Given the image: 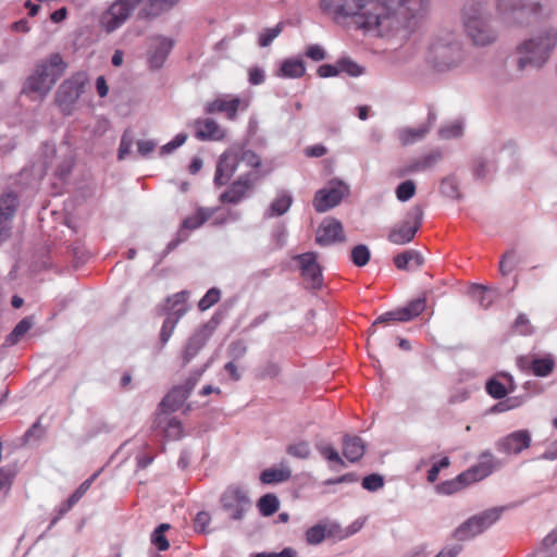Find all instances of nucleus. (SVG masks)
<instances>
[{
    "instance_id": "nucleus-1",
    "label": "nucleus",
    "mask_w": 557,
    "mask_h": 557,
    "mask_svg": "<svg viewBox=\"0 0 557 557\" xmlns=\"http://www.w3.org/2000/svg\"><path fill=\"white\" fill-rule=\"evenodd\" d=\"M321 8L336 22L350 18L364 36L383 35V0H321Z\"/></svg>"
},
{
    "instance_id": "nucleus-2",
    "label": "nucleus",
    "mask_w": 557,
    "mask_h": 557,
    "mask_svg": "<svg viewBox=\"0 0 557 557\" xmlns=\"http://www.w3.org/2000/svg\"><path fill=\"white\" fill-rule=\"evenodd\" d=\"M66 64L59 53L51 54L39 63L34 73L27 78L23 92L33 99H44L57 81L63 75Z\"/></svg>"
},
{
    "instance_id": "nucleus-3",
    "label": "nucleus",
    "mask_w": 557,
    "mask_h": 557,
    "mask_svg": "<svg viewBox=\"0 0 557 557\" xmlns=\"http://www.w3.org/2000/svg\"><path fill=\"white\" fill-rule=\"evenodd\" d=\"M556 44L557 32L553 28H546L523 42L518 48L519 53L522 54L518 61L519 69L523 70L527 65L541 67L549 59Z\"/></svg>"
},
{
    "instance_id": "nucleus-4",
    "label": "nucleus",
    "mask_w": 557,
    "mask_h": 557,
    "mask_svg": "<svg viewBox=\"0 0 557 557\" xmlns=\"http://www.w3.org/2000/svg\"><path fill=\"white\" fill-rule=\"evenodd\" d=\"M240 164H244L246 168L257 169L261 165V158L250 149L233 145L219 159L214 174V184L218 186L225 185L239 169Z\"/></svg>"
},
{
    "instance_id": "nucleus-5",
    "label": "nucleus",
    "mask_w": 557,
    "mask_h": 557,
    "mask_svg": "<svg viewBox=\"0 0 557 557\" xmlns=\"http://www.w3.org/2000/svg\"><path fill=\"white\" fill-rule=\"evenodd\" d=\"M463 58L461 46L451 33L438 35L429 48V60L438 71L457 66Z\"/></svg>"
},
{
    "instance_id": "nucleus-6",
    "label": "nucleus",
    "mask_w": 557,
    "mask_h": 557,
    "mask_svg": "<svg viewBox=\"0 0 557 557\" xmlns=\"http://www.w3.org/2000/svg\"><path fill=\"white\" fill-rule=\"evenodd\" d=\"M463 26L473 44L485 46L495 40V33L488 26L482 14V2L470 0L462 11Z\"/></svg>"
},
{
    "instance_id": "nucleus-7",
    "label": "nucleus",
    "mask_w": 557,
    "mask_h": 557,
    "mask_svg": "<svg viewBox=\"0 0 557 557\" xmlns=\"http://www.w3.org/2000/svg\"><path fill=\"white\" fill-rule=\"evenodd\" d=\"M430 0H385V10L395 11V14L405 21L403 38L407 36L409 28L417 27L426 17Z\"/></svg>"
},
{
    "instance_id": "nucleus-8",
    "label": "nucleus",
    "mask_w": 557,
    "mask_h": 557,
    "mask_svg": "<svg viewBox=\"0 0 557 557\" xmlns=\"http://www.w3.org/2000/svg\"><path fill=\"white\" fill-rule=\"evenodd\" d=\"M222 509L233 520L240 521L251 508L247 491L238 484L228 485L220 497Z\"/></svg>"
},
{
    "instance_id": "nucleus-9",
    "label": "nucleus",
    "mask_w": 557,
    "mask_h": 557,
    "mask_svg": "<svg viewBox=\"0 0 557 557\" xmlns=\"http://www.w3.org/2000/svg\"><path fill=\"white\" fill-rule=\"evenodd\" d=\"M87 75L83 72L75 73L65 79L58 88L55 102L64 114H71L74 104L84 91Z\"/></svg>"
},
{
    "instance_id": "nucleus-10",
    "label": "nucleus",
    "mask_w": 557,
    "mask_h": 557,
    "mask_svg": "<svg viewBox=\"0 0 557 557\" xmlns=\"http://www.w3.org/2000/svg\"><path fill=\"white\" fill-rule=\"evenodd\" d=\"M143 0H115L100 17V25L107 33L120 28Z\"/></svg>"
},
{
    "instance_id": "nucleus-11",
    "label": "nucleus",
    "mask_w": 557,
    "mask_h": 557,
    "mask_svg": "<svg viewBox=\"0 0 557 557\" xmlns=\"http://www.w3.org/2000/svg\"><path fill=\"white\" fill-rule=\"evenodd\" d=\"M423 220V209L421 206L412 207L406 214L405 220L391 228L388 240L396 245H405L410 243Z\"/></svg>"
},
{
    "instance_id": "nucleus-12",
    "label": "nucleus",
    "mask_w": 557,
    "mask_h": 557,
    "mask_svg": "<svg viewBox=\"0 0 557 557\" xmlns=\"http://www.w3.org/2000/svg\"><path fill=\"white\" fill-rule=\"evenodd\" d=\"M349 188L343 182H331L326 188L315 193L313 207L318 212H325L337 206L348 194Z\"/></svg>"
},
{
    "instance_id": "nucleus-13",
    "label": "nucleus",
    "mask_w": 557,
    "mask_h": 557,
    "mask_svg": "<svg viewBox=\"0 0 557 557\" xmlns=\"http://www.w3.org/2000/svg\"><path fill=\"white\" fill-rule=\"evenodd\" d=\"M442 158L443 156L441 151H430L425 154L410 159L401 166L393 170L392 175L398 178H403L411 174L429 171L433 169L442 160Z\"/></svg>"
},
{
    "instance_id": "nucleus-14",
    "label": "nucleus",
    "mask_w": 557,
    "mask_h": 557,
    "mask_svg": "<svg viewBox=\"0 0 557 557\" xmlns=\"http://www.w3.org/2000/svg\"><path fill=\"white\" fill-rule=\"evenodd\" d=\"M260 180L258 172H249L240 175L231 186L220 196L222 202L238 203L252 189L255 184Z\"/></svg>"
},
{
    "instance_id": "nucleus-15",
    "label": "nucleus",
    "mask_w": 557,
    "mask_h": 557,
    "mask_svg": "<svg viewBox=\"0 0 557 557\" xmlns=\"http://www.w3.org/2000/svg\"><path fill=\"white\" fill-rule=\"evenodd\" d=\"M496 462L494 455L486 450L479 457V462L459 474V480L466 485L479 482L488 476L495 469Z\"/></svg>"
},
{
    "instance_id": "nucleus-16",
    "label": "nucleus",
    "mask_w": 557,
    "mask_h": 557,
    "mask_svg": "<svg viewBox=\"0 0 557 557\" xmlns=\"http://www.w3.org/2000/svg\"><path fill=\"white\" fill-rule=\"evenodd\" d=\"M425 17L420 22V24L414 28H409L406 37L403 38V29L405 28V21L398 15L395 14V11H386L385 10V44H392L393 49H396L397 44L401 45L408 37L419 29L423 24Z\"/></svg>"
},
{
    "instance_id": "nucleus-17",
    "label": "nucleus",
    "mask_w": 557,
    "mask_h": 557,
    "mask_svg": "<svg viewBox=\"0 0 557 557\" xmlns=\"http://www.w3.org/2000/svg\"><path fill=\"white\" fill-rule=\"evenodd\" d=\"M247 107L248 102L239 97H219L208 102L205 107V111L208 114L215 112L225 113L227 119L233 121L236 119L237 111L239 109L245 110Z\"/></svg>"
},
{
    "instance_id": "nucleus-18",
    "label": "nucleus",
    "mask_w": 557,
    "mask_h": 557,
    "mask_svg": "<svg viewBox=\"0 0 557 557\" xmlns=\"http://www.w3.org/2000/svg\"><path fill=\"white\" fill-rule=\"evenodd\" d=\"M301 269L304 280L312 288H319L322 285V273L317 255L314 252H306L296 257Z\"/></svg>"
},
{
    "instance_id": "nucleus-19",
    "label": "nucleus",
    "mask_w": 557,
    "mask_h": 557,
    "mask_svg": "<svg viewBox=\"0 0 557 557\" xmlns=\"http://www.w3.org/2000/svg\"><path fill=\"white\" fill-rule=\"evenodd\" d=\"M426 308V298L419 297L409 301L406 306L385 312V322H408L419 317Z\"/></svg>"
},
{
    "instance_id": "nucleus-20",
    "label": "nucleus",
    "mask_w": 557,
    "mask_h": 557,
    "mask_svg": "<svg viewBox=\"0 0 557 557\" xmlns=\"http://www.w3.org/2000/svg\"><path fill=\"white\" fill-rule=\"evenodd\" d=\"M531 435L527 430H519L505 436L497 443V449L510 455L520 454L522 450L530 447Z\"/></svg>"
},
{
    "instance_id": "nucleus-21",
    "label": "nucleus",
    "mask_w": 557,
    "mask_h": 557,
    "mask_svg": "<svg viewBox=\"0 0 557 557\" xmlns=\"http://www.w3.org/2000/svg\"><path fill=\"white\" fill-rule=\"evenodd\" d=\"M195 136L200 140L220 141L226 137V129L212 119H198L193 123Z\"/></svg>"
},
{
    "instance_id": "nucleus-22",
    "label": "nucleus",
    "mask_w": 557,
    "mask_h": 557,
    "mask_svg": "<svg viewBox=\"0 0 557 557\" xmlns=\"http://www.w3.org/2000/svg\"><path fill=\"white\" fill-rule=\"evenodd\" d=\"M343 239V226L335 219L324 220L317 230L315 240L321 246L332 245Z\"/></svg>"
},
{
    "instance_id": "nucleus-23",
    "label": "nucleus",
    "mask_w": 557,
    "mask_h": 557,
    "mask_svg": "<svg viewBox=\"0 0 557 557\" xmlns=\"http://www.w3.org/2000/svg\"><path fill=\"white\" fill-rule=\"evenodd\" d=\"M173 48V40L168 37H156L151 40L149 48L148 61L152 69H160L170 51Z\"/></svg>"
},
{
    "instance_id": "nucleus-24",
    "label": "nucleus",
    "mask_w": 557,
    "mask_h": 557,
    "mask_svg": "<svg viewBox=\"0 0 557 557\" xmlns=\"http://www.w3.org/2000/svg\"><path fill=\"white\" fill-rule=\"evenodd\" d=\"M210 335L211 330H209L207 325H203L188 338L182 352L184 364L189 363L197 356L208 342Z\"/></svg>"
},
{
    "instance_id": "nucleus-25",
    "label": "nucleus",
    "mask_w": 557,
    "mask_h": 557,
    "mask_svg": "<svg viewBox=\"0 0 557 557\" xmlns=\"http://www.w3.org/2000/svg\"><path fill=\"white\" fill-rule=\"evenodd\" d=\"M18 200L15 194L8 193L0 198V240L7 237L10 220L15 213Z\"/></svg>"
},
{
    "instance_id": "nucleus-26",
    "label": "nucleus",
    "mask_w": 557,
    "mask_h": 557,
    "mask_svg": "<svg viewBox=\"0 0 557 557\" xmlns=\"http://www.w3.org/2000/svg\"><path fill=\"white\" fill-rule=\"evenodd\" d=\"M181 0H147L138 11V18L153 20L172 10Z\"/></svg>"
},
{
    "instance_id": "nucleus-27",
    "label": "nucleus",
    "mask_w": 557,
    "mask_h": 557,
    "mask_svg": "<svg viewBox=\"0 0 557 557\" xmlns=\"http://www.w3.org/2000/svg\"><path fill=\"white\" fill-rule=\"evenodd\" d=\"M520 364L523 369L529 370L535 376H547L549 375L555 367V361L550 356L542 358H529L523 357L520 359Z\"/></svg>"
},
{
    "instance_id": "nucleus-28",
    "label": "nucleus",
    "mask_w": 557,
    "mask_h": 557,
    "mask_svg": "<svg viewBox=\"0 0 557 557\" xmlns=\"http://www.w3.org/2000/svg\"><path fill=\"white\" fill-rule=\"evenodd\" d=\"M393 262L400 271H413L424 264V258L419 251L409 249L396 255Z\"/></svg>"
},
{
    "instance_id": "nucleus-29",
    "label": "nucleus",
    "mask_w": 557,
    "mask_h": 557,
    "mask_svg": "<svg viewBox=\"0 0 557 557\" xmlns=\"http://www.w3.org/2000/svg\"><path fill=\"white\" fill-rule=\"evenodd\" d=\"M435 122V115L429 114L428 124L417 127H406L398 132V138L401 145L407 146L421 140L429 133L431 125Z\"/></svg>"
},
{
    "instance_id": "nucleus-30",
    "label": "nucleus",
    "mask_w": 557,
    "mask_h": 557,
    "mask_svg": "<svg viewBox=\"0 0 557 557\" xmlns=\"http://www.w3.org/2000/svg\"><path fill=\"white\" fill-rule=\"evenodd\" d=\"M382 323H383V315H380L373 322V324L369 331L370 333H369V337L367 341L368 354H369L370 358L373 359V366L377 367L379 369L381 368V362L379 359L380 348H381V336L377 332V326H379V324H382Z\"/></svg>"
},
{
    "instance_id": "nucleus-31",
    "label": "nucleus",
    "mask_w": 557,
    "mask_h": 557,
    "mask_svg": "<svg viewBox=\"0 0 557 557\" xmlns=\"http://www.w3.org/2000/svg\"><path fill=\"white\" fill-rule=\"evenodd\" d=\"M157 428H162L164 436L169 440H178L183 435L182 423L175 418H169L164 413L158 414L156 419Z\"/></svg>"
},
{
    "instance_id": "nucleus-32",
    "label": "nucleus",
    "mask_w": 557,
    "mask_h": 557,
    "mask_svg": "<svg viewBox=\"0 0 557 557\" xmlns=\"http://www.w3.org/2000/svg\"><path fill=\"white\" fill-rule=\"evenodd\" d=\"M290 476L292 470L286 463L282 462L277 468L272 467L263 470L260 480L263 484H276L288 481Z\"/></svg>"
},
{
    "instance_id": "nucleus-33",
    "label": "nucleus",
    "mask_w": 557,
    "mask_h": 557,
    "mask_svg": "<svg viewBox=\"0 0 557 557\" xmlns=\"http://www.w3.org/2000/svg\"><path fill=\"white\" fill-rule=\"evenodd\" d=\"M189 294L185 290L174 294L166 299L164 310L168 311V315L182 318L188 310L187 299Z\"/></svg>"
},
{
    "instance_id": "nucleus-34",
    "label": "nucleus",
    "mask_w": 557,
    "mask_h": 557,
    "mask_svg": "<svg viewBox=\"0 0 557 557\" xmlns=\"http://www.w3.org/2000/svg\"><path fill=\"white\" fill-rule=\"evenodd\" d=\"M343 454L350 462L358 461L364 454V444L358 436H345Z\"/></svg>"
},
{
    "instance_id": "nucleus-35",
    "label": "nucleus",
    "mask_w": 557,
    "mask_h": 557,
    "mask_svg": "<svg viewBox=\"0 0 557 557\" xmlns=\"http://www.w3.org/2000/svg\"><path fill=\"white\" fill-rule=\"evenodd\" d=\"M187 397L188 389L184 386H176L162 399L161 407L170 411H175L184 404Z\"/></svg>"
},
{
    "instance_id": "nucleus-36",
    "label": "nucleus",
    "mask_w": 557,
    "mask_h": 557,
    "mask_svg": "<svg viewBox=\"0 0 557 557\" xmlns=\"http://www.w3.org/2000/svg\"><path fill=\"white\" fill-rule=\"evenodd\" d=\"M292 202H293V197L289 194H287L285 191L280 193L276 196V198L271 202L269 208L265 210L264 216L265 218H274V216L283 215L284 213H286L289 210Z\"/></svg>"
},
{
    "instance_id": "nucleus-37",
    "label": "nucleus",
    "mask_w": 557,
    "mask_h": 557,
    "mask_svg": "<svg viewBox=\"0 0 557 557\" xmlns=\"http://www.w3.org/2000/svg\"><path fill=\"white\" fill-rule=\"evenodd\" d=\"M306 73V67L300 59H287L281 64L280 76L286 78H299Z\"/></svg>"
},
{
    "instance_id": "nucleus-38",
    "label": "nucleus",
    "mask_w": 557,
    "mask_h": 557,
    "mask_svg": "<svg viewBox=\"0 0 557 557\" xmlns=\"http://www.w3.org/2000/svg\"><path fill=\"white\" fill-rule=\"evenodd\" d=\"M481 533L482 531L478 527L476 520L471 517L455 530L454 537L458 541H467Z\"/></svg>"
},
{
    "instance_id": "nucleus-39",
    "label": "nucleus",
    "mask_w": 557,
    "mask_h": 557,
    "mask_svg": "<svg viewBox=\"0 0 557 557\" xmlns=\"http://www.w3.org/2000/svg\"><path fill=\"white\" fill-rule=\"evenodd\" d=\"M213 214V211L210 209L200 208L197 210V212L188 218H186L183 222V228L186 230H196L200 227L205 222H207L211 215Z\"/></svg>"
},
{
    "instance_id": "nucleus-40",
    "label": "nucleus",
    "mask_w": 557,
    "mask_h": 557,
    "mask_svg": "<svg viewBox=\"0 0 557 557\" xmlns=\"http://www.w3.org/2000/svg\"><path fill=\"white\" fill-rule=\"evenodd\" d=\"M33 326V321L30 318H24L21 320L13 331L8 335L7 343L10 345L16 344L21 337H23Z\"/></svg>"
},
{
    "instance_id": "nucleus-41",
    "label": "nucleus",
    "mask_w": 557,
    "mask_h": 557,
    "mask_svg": "<svg viewBox=\"0 0 557 557\" xmlns=\"http://www.w3.org/2000/svg\"><path fill=\"white\" fill-rule=\"evenodd\" d=\"M278 499L273 494H265L258 502V508L260 512L265 517L276 512L278 509Z\"/></svg>"
},
{
    "instance_id": "nucleus-42",
    "label": "nucleus",
    "mask_w": 557,
    "mask_h": 557,
    "mask_svg": "<svg viewBox=\"0 0 557 557\" xmlns=\"http://www.w3.org/2000/svg\"><path fill=\"white\" fill-rule=\"evenodd\" d=\"M416 191H417V186H416L414 182L411 180H407V181L401 182L396 187L395 194H396V198L399 201L405 202V201H408L409 199H411L416 195Z\"/></svg>"
},
{
    "instance_id": "nucleus-43",
    "label": "nucleus",
    "mask_w": 557,
    "mask_h": 557,
    "mask_svg": "<svg viewBox=\"0 0 557 557\" xmlns=\"http://www.w3.org/2000/svg\"><path fill=\"white\" fill-rule=\"evenodd\" d=\"M286 453L292 457L307 459L310 456V445L306 441L292 443L286 447Z\"/></svg>"
},
{
    "instance_id": "nucleus-44",
    "label": "nucleus",
    "mask_w": 557,
    "mask_h": 557,
    "mask_svg": "<svg viewBox=\"0 0 557 557\" xmlns=\"http://www.w3.org/2000/svg\"><path fill=\"white\" fill-rule=\"evenodd\" d=\"M317 449L327 461L344 466V461L338 451L332 445L320 443L317 445Z\"/></svg>"
},
{
    "instance_id": "nucleus-45",
    "label": "nucleus",
    "mask_w": 557,
    "mask_h": 557,
    "mask_svg": "<svg viewBox=\"0 0 557 557\" xmlns=\"http://www.w3.org/2000/svg\"><path fill=\"white\" fill-rule=\"evenodd\" d=\"M248 350L246 343L243 339L232 342L227 348V356L232 361H237L244 358Z\"/></svg>"
},
{
    "instance_id": "nucleus-46",
    "label": "nucleus",
    "mask_w": 557,
    "mask_h": 557,
    "mask_svg": "<svg viewBox=\"0 0 557 557\" xmlns=\"http://www.w3.org/2000/svg\"><path fill=\"white\" fill-rule=\"evenodd\" d=\"M221 298V292L219 288L212 287L210 288L206 295L199 300L198 308L201 311L208 310L214 304H216Z\"/></svg>"
},
{
    "instance_id": "nucleus-47",
    "label": "nucleus",
    "mask_w": 557,
    "mask_h": 557,
    "mask_svg": "<svg viewBox=\"0 0 557 557\" xmlns=\"http://www.w3.org/2000/svg\"><path fill=\"white\" fill-rule=\"evenodd\" d=\"M339 73H346L356 77L362 74V69L349 58H342L337 61Z\"/></svg>"
},
{
    "instance_id": "nucleus-48",
    "label": "nucleus",
    "mask_w": 557,
    "mask_h": 557,
    "mask_svg": "<svg viewBox=\"0 0 557 557\" xmlns=\"http://www.w3.org/2000/svg\"><path fill=\"white\" fill-rule=\"evenodd\" d=\"M178 321H180V318L172 317V315L166 317V319L164 320V322L162 324L161 332H160V341H161L162 345H165L169 342Z\"/></svg>"
},
{
    "instance_id": "nucleus-49",
    "label": "nucleus",
    "mask_w": 557,
    "mask_h": 557,
    "mask_svg": "<svg viewBox=\"0 0 557 557\" xmlns=\"http://www.w3.org/2000/svg\"><path fill=\"white\" fill-rule=\"evenodd\" d=\"M370 259V251L367 246L358 245L351 250V261L357 267H363Z\"/></svg>"
},
{
    "instance_id": "nucleus-50",
    "label": "nucleus",
    "mask_w": 557,
    "mask_h": 557,
    "mask_svg": "<svg viewBox=\"0 0 557 557\" xmlns=\"http://www.w3.org/2000/svg\"><path fill=\"white\" fill-rule=\"evenodd\" d=\"M281 372V368L273 361H268L262 364L257 371V377L260 380L274 379Z\"/></svg>"
},
{
    "instance_id": "nucleus-51",
    "label": "nucleus",
    "mask_w": 557,
    "mask_h": 557,
    "mask_svg": "<svg viewBox=\"0 0 557 557\" xmlns=\"http://www.w3.org/2000/svg\"><path fill=\"white\" fill-rule=\"evenodd\" d=\"M326 536V529L324 525L317 524L311 527L306 532V539L309 544H320Z\"/></svg>"
},
{
    "instance_id": "nucleus-52",
    "label": "nucleus",
    "mask_w": 557,
    "mask_h": 557,
    "mask_svg": "<svg viewBox=\"0 0 557 557\" xmlns=\"http://www.w3.org/2000/svg\"><path fill=\"white\" fill-rule=\"evenodd\" d=\"M282 24H277L272 28H267L259 35V45L261 47H268L272 41L281 34Z\"/></svg>"
},
{
    "instance_id": "nucleus-53",
    "label": "nucleus",
    "mask_w": 557,
    "mask_h": 557,
    "mask_svg": "<svg viewBox=\"0 0 557 557\" xmlns=\"http://www.w3.org/2000/svg\"><path fill=\"white\" fill-rule=\"evenodd\" d=\"M486 392L495 399H502L507 395L505 385L495 379L487 381Z\"/></svg>"
},
{
    "instance_id": "nucleus-54",
    "label": "nucleus",
    "mask_w": 557,
    "mask_h": 557,
    "mask_svg": "<svg viewBox=\"0 0 557 557\" xmlns=\"http://www.w3.org/2000/svg\"><path fill=\"white\" fill-rule=\"evenodd\" d=\"M497 9L500 14L518 12L519 17L524 15V8L518 7V0H498Z\"/></svg>"
},
{
    "instance_id": "nucleus-55",
    "label": "nucleus",
    "mask_w": 557,
    "mask_h": 557,
    "mask_svg": "<svg viewBox=\"0 0 557 557\" xmlns=\"http://www.w3.org/2000/svg\"><path fill=\"white\" fill-rule=\"evenodd\" d=\"M463 486H467L463 481L459 480V475L455 480L445 481L437 486V490L442 494H454Z\"/></svg>"
},
{
    "instance_id": "nucleus-56",
    "label": "nucleus",
    "mask_w": 557,
    "mask_h": 557,
    "mask_svg": "<svg viewBox=\"0 0 557 557\" xmlns=\"http://www.w3.org/2000/svg\"><path fill=\"white\" fill-rule=\"evenodd\" d=\"M503 508H490L484 510L483 512L479 513V517L483 521V524L487 528H490L492 524H494L502 516Z\"/></svg>"
},
{
    "instance_id": "nucleus-57",
    "label": "nucleus",
    "mask_w": 557,
    "mask_h": 557,
    "mask_svg": "<svg viewBox=\"0 0 557 557\" xmlns=\"http://www.w3.org/2000/svg\"><path fill=\"white\" fill-rule=\"evenodd\" d=\"M187 139V135L186 134H177L173 140H171L170 143L163 145L161 148H160V156H165V154H170L172 153L175 149H177L178 147H181L182 145L185 144Z\"/></svg>"
},
{
    "instance_id": "nucleus-58",
    "label": "nucleus",
    "mask_w": 557,
    "mask_h": 557,
    "mask_svg": "<svg viewBox=\"0 0 557 557\" xmlns=\"http://www.w3.org/2000/svg\"><path fill=\"white\" fill-rule=\"evenodd\" d=\"M513 331L520 335H530L532 333L533 327L525 314L520 313L517 317L513 323Z\"/></svg>"
},
{
    "instance_id": "nucleus-59",
    "label": "nucleus",
    "mask_w": 557,
    "mask_h": 557,
    "mask_svg": "<svg viewBox=\"0 0 557 557\" xmlns=\"http://www.w3.org/2000/svg\"><path fill=\"white\" fill-rule=\"evenodd\" d=\"M516 255L513 251L506 252L500 262H499V271L503 275H508L512 272L516 267Z\"/></svg>"
},
{
    "instance_id": "nucleus-60",
    "label": "nucleus",
    "mask_w": 557,
    "mask_h": 557,
    "mask_svg": "<svg viewBox=\"0 0 557 557\" xmlns=\"http://www.w3.org/2000/svg\"><path fill=\"white\" fill-rule=\"evenodd\" d=\"M211 522V516L207 511H200L194 519V528L197 532H206Z\"/></svg>"
},
{
    "instance_id": "nucleus-61",
    "label": "nucleus",
    "mask_w": 557,
    "mask_h": 557,
    "mask_svg": "<svg viewBox=\"0 0 557 557\" xmlns=\"http://www.w3.org/2000/svg\"><path fill=\"white\" fill-rule=\"evenodd\" d=\"M383 486V478L379 474H371L362 480V487L368 491H377Z\"/></svg>"
},
{
    "instance_id": "nucleus-62",
    "label": "nucleus",
    "mask_w": 557,
    "mask_h": 557,
    "mask_svg": "<svg viewBox=\"0 0 557 557\" xmlns=\"http://www.w3.org/2000/svg\"><path fill=\"white\" fill-rule=\"evenodd\" d=\"M132 146H133L132 137L127 133H124L121 138L120 147L117 150L119 160H124L129 154Z\"/></svg>"
},
{
    "instance_id": "nucleus-63",
    "label": "nucleus",
    "mask_w": 557,
    "mask_h": 557,
    "mask_svg": "<svg viewBox=\"0 0 557 557\" xmlns=\"http://www.w3.org/2000/svg\"><path fill=\"white\" fill-rule=\"evenodd\" d=\"M450 465V460L448 457H444L440 460L438 463H435L431 467V469L428 471V481L430 483H433L437 480L438 473L442 468H447Z\"/></svg>"
},
{
    "instance_id": "nucleus-64",
    "label": "nucleus",
    "mask_w": 557,
    "mask_h": 557,
    "mask_svg": "<svg viewBox=\"0 0 557 557\" xmlns=\"http://www.w3.org/2000/svg\"><path fill=\"white\" fill-rule=\"evenodd\" d=\"M473 295L478 298L482 307L487 308L493 299L487 295V289L484 286L478 285L473 288Z\"/></svg>"
}]
</instances>
